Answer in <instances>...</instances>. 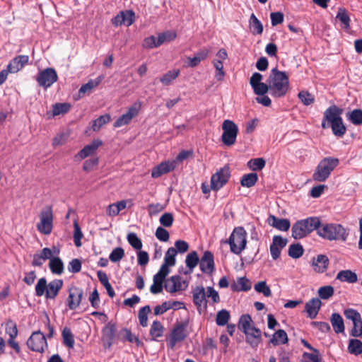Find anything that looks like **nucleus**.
I'll return each instance as SVG.
<instances>
[{
    "label": "nucleus",
    "mask_w": 362,
    "mask_h": 362,
    "mask_svg": "<svg viewBox=\"0 0 362 362\" xmlns=\"http://www.w3.org/2000/svg\"><path fill=\"white\" fill-rule=\"evenodd\" d=\"M103 144L100 139H95L90 144L85 146L76 156L75 158L83 160L93 155L96 150Z\"/></svg>",
    "instance_id": "6ab92c4d"
},
{
    "label": "nucleus",
    "mask_w": 362,
    "mask_h": 362,
    "mask_svg": "<svg viewBox=\"0 0 362 362\" xmlns=\"http://www.w3.org/2000/svg\"><path fill=\"white\" fill-rule=\"evenodd\" d=\"M288 339L286 332L284 329L277 330L272 336L269 343L274 346L279 344H285L288 342Z\"/></svg>",
    "instance_id": "c9c22d12"
},
{
    "label": "nucleus",
    "mask_w": 362,
    "mask_h": 362,
    "mask_svg": "<svg viewBox=\"0 0 362 362\" xmlns=\"http://www.w3.org/2000/svg\"><path fill=\"white\" fill-rule=\"evenodd\" d=\"M329 127L332 128L333 134L338 137H342L346 131V128L343 123L342 119L329 124Z\"/></svg>",
    "instance_id": "37998d69"
},
{
    "label": "nucleus",
    "mask_w": 362,
    "mask_h": 362,
    "mask_svg": "<svg viewBox=\"0 0 362 362\" xmlns=\"http://www.w3.org/2000/svg\"><path fill=\"white\" fill-rule=\"evenodd\" d=\"M347 118L354 125L362 124V110L361 109H354L347 114Z\"/></svg>",
    "instance_id": "8fccbe9b"
},
{
    "label": "nucleus",
    "mask_w": 362,
    "mask_h": 362,
    "mask_svg": "<svg viewBox=\"0 0 362 362\" xmlns=\"http://www.w3.org/2000/svg\"><path fill=\"white\" fill-rule=\"evenodd\" d=\"M322 305V302L318 298H313L308 301L305 305V310L308 313V317L310 319H315Z\"/></svg>",
    "instance_id": "a878e982"
},
{
    "label": "nucleus",
    "mask_w": 362,
    "mask_h": 362,
    "mask_svg": "<svg viewBox=\"0 0 362 362\" xmlns=\"http://www.w3.org/2000/svg\"><path fill=\"white\" fill-rule=\"evenodd\" d=\"M26 344L31 351L39 353H43L48 346L46 337L40 330L33 332Z\"/></svg>",
    "instance_id": "6e6552de"
},
{
    "label": "nucleus",
    "mask_w": 362,
    "mask_h": 362,
    "mask_svg": "<svg viewBox=\"0 0 362 362\" xmlns=\"http://www.w3.org/2000/svg\"><path fill=\"white\" fill-rule=\"evenodd\" d=\"M317 234L322 238L329 240H341L346 241L349 235V232L341 224L320 223L317 228Z\"/></svg>",
    "instance_id": "7ed1b4c3"
},
{
    "label": "nucleus",
    "mask_w": 362,
    "mask_h": 362,
    "mask_svg": "<svg viewBox=\"0 0 362 362\" xmlns=\"http://www.w3.org/2000/svg\"><path fill=\"white\" fill-rule=\"evenodd\" d=\"M111 119L109 114L100 116L98 118L93 121L92 129L94 132H98L105 124L108 123Z\"/></svg>",
    "instance_id": "3c124183"
},
{
    "label": "nucleus",
    "mask_w": 362,
    "mask_h": 362,
    "mask_svg": "<svg viewBox=\"0 0 362 362\" xmlns=\"http://www.w3.org/2000/svg\"><path fill=\"white\" fill-rule=\"evenodd\" d=\"M287 243V238H284L281 235H274L273 237L269 250L274 260H276L280 257L281 250L286 246Z\"/></svg>",
    "instance_id": "dca6fc26"
},
{
    "label": "nucleus",
    "mask_w": 362,
    "mask_h": 362,
    "mask_svg": "<svg viewBox=\"0 0 362 362\" xmlns=\"http://www.w3.org/2000/svg\"><path fill=\"white\" fill-rule=\"evenodd\" d=\"M49 268L54 274L61 275L64 273V266L59 257H52L49 262Z\"/></svg>",
    "instance_id": "7c9ffc66"
},
{
    "label": "nucleus",
    "mask_w": 362,
    "mask_h": 362,
    "mask_svg": "<svg viewBox=\"0 0 362 362\" xmlns=\"http://www.w3.org/2000/svg\"><path fill=\"white\" fill-rule=\"evenodd\" d=\"M47 288V279L45 277L40 278L38 279L37 284L35 285V295L38 297L45 296L46 298Z\"/></svg>",
    "instance_id": "6e6d98bb"
},
{
    "label": "nucleus",
    "mask_w": 362,
    "mask_h": 362,
    "mask_svg": "<svg viewBox=\"0 0 362 362\" xmlns=\"http://www.w3.org/2000/svg\"><path fill=\"white\" fill-rule=\"evenodd\" d=\"M117 339L122 342L135 343L137 346H139L141 344L139 337L133 334L131 330L127 328H122L119 330Z\"/></svg>",
    "instance_id": "c85d7f7f"
},
{
    "label": "nucleus",
    "mask_w": 362,
    "mask_h": 362,
    "mask_svg": "<svg viewBox=\"0 0 362 362\" xmlns=\"http://www.w3.org/2000/svg\"><path fill=\"white\" fill-rule=\"evenodd\" d=\"M353 328L351 331V335L354 337H362V319L353 322Z\"/></svg>",
    "instance_id": "774afa93"
},
{
    "label": "nucleus",
    "mask_w": 362,
    "mask_h": 362,
    "mask_svg": "<svg viewBox=\"0 0 362 362\" xmlns=\"http://www.w3.org/2000/svg\"><path fill=\"white\" fill-rule=\"evenodd\" d=\"M83 297V291L82 288L72 286L69 289V296L67 298V305L70 310L76 309Z\"/></svg>",
    "instance_id": "2eb2a0df"
},
{
    "label": "nucleus",
    "mask_w": 362,
    "mask_h": 362,
    "mask_svg": "<svg viewBox=\"0 0 362 362\" xmlns=\"http://www.w3.org/2000/svg\"><path fill=\"white\" fill-rule=\"evenodd\" d=\"M193 303L199 313L207 309L206 293L203 286H197L192 289Z\"/></svg>",
    "instance_id": "f8f14e48"
},
{
    "label": "nucleus",
    "mask_w": 362,
    "mask_h": 362,
    "mask_svg": "<svg viewBox=\"0 0 362 362\" xmlns=\"http://www.w3.org/2000/svg\"><path fill=\"white\" fill-rule=\"evenodd\" d=\"M71 107L69 103H57L52 105V115L53 117L59 115H64L67 113Z\"/></svg>",
    "instance_id": "58836bf2"
},
{
    "label": "nucleus",
    "mask_w": 362,
    "mask_h": 362,
    "mask_svg": "<svg viewBox=\"0 0 362 362\" xmlns=\"http://www.w3.org/2000/svg\"><path fill=\"white\" fill-rule=\"evenodd\" d=\"M182 284H185V281L182 282L180 276L174 275L168 279L164 284V288L168 292L173 293L184 290L187 287V286H185V288H182Z\"/></svg>",
    "instance_id": "aec40b11"
},
{
    "label": "nucleus",
    "mask_w": 362,
    "mask_h": 362,
    "mask_svg": "<svg viewBox=\"0 0 362 362\" xmlns=\"http://www.w3.org/2000/svg\"><path fill=\"white\" fill-rule=\"evenodd\" d=\"M252 322V320L250 315H248V314L243 315L239 320L238 328L243 333L246 332L247 330H248L254 327V326H251Z\"/></svg>",
    "instance_id": "49530a36"
},
{
    "label": "nucleus",
    "mask_w": 362,
    "mask_h": 362,
    "mask_svg": "<svg viewBox=\"0 0 362 362\" xmlns=\"http://www.w3.org/2000/svg\"><path fill=\"white\" fill-rule=\"evenodd\" d=\"M180 74L179 69H173L168 71L165 74H164L160 78V81L165 86H168L170 84L172 81L175 79Z\"/></svg>",
    "instance_id": "4d7b16f0"
},
{
    "label": "nucleus",
    "mask_w": 362,
    "mask_h": 362,
    "mask_svg": "<svg viewBox=\"0 0 362 362\" xmlns=\"http://www.w3.org/2000/svg\"><path fill=\"white\" fill-rule=\"evenodd\" d=\"M57 79V73L53 68H46L40 71L36 76L38 85L45 89L49 88Z\"/></svg>",
    "instance_id": "9d476101"
},
{
    "label": "nucleus",
    "mask_w": 362,
    "mask_h": 362,
    "mask_svg": "<svg viewBox=\"0 0 362 362\" xmlns=\"http://www.w3.org/2000/svg\"><path fill=\"white\" fill-rule=\"evenodd\" d=\"M230 168L228 165L219 169L211 177V189L217 192L222 188L228 181L230 178Z\"/></svg>",
    "instance_id": "1a4fd4ad"
},
{
    "label": "nucleus",
    "mask_w": 362,
    "mask_h": 362,
    "mask_svg": "<svg viewBox=\"0 0 362 362\" xmlns=\"http://www.w3.org/2000/svg\"><path fill=\"white\" fill-rule=\"evenodd\" d=\"M230 245L231 252L240 255L246 247L247 232L242 226L235 227L228 239L224 241Z\"/></svg>",
    "instance_id": "39448f33"
},
{
    "label": "nucleus",
    "mask_w": 362,
    "mask_h": 362,
    "mask_svg": "<svg viewBox=\"0 0 362 362\" xmlns=\"http://www.w3.org/2000/svg\"><path fill=\"white\" fill-rule=\"evenodd\" d=\"M258 180V176L257 173H251L245 174L240 179V184L243 187H253Z\"/></svg>",
    "instance_id": "ea45409f"
},
{
    "label": "nucleus",
    "mask_w": 362,
    "mask_h": 362,
    "mask_svg": "<svg viewBox=\"0 0 362 362\" xmlns=\"http://www.w3.org/2000/svg\"><path fill=\"white\" fill-rule=\"evenodd\" d=\"M223 134L221 136L222 142L226 146H232L235 143L238 133V126L234 122L226 119L222 124Z\"/></svg>",
    "instance_id": "0eeeda50"
},
{
    "label": "nucleus",
    "mask_w": 362,
    "mask_h": 362,
    "mask_svg": "<svg viewBox=\"0 0 362 362\" xmlns=\"http://www.w3.org/2000/svg\"><path fill=\"white\" fill-rule=\"evenodd\" d=\"M336 18L339 20L344 28L348 29L350 27V18L347 11L344 8H339Z\"/></svg>",
    "instance_id": "864d4df0"
},
{
    "label": "nucleus",
    "mask_w": 362,
    "mask_h": 362,
    "mask_svg": "<svg viewBox=\"0 0 362 362\" xmlns=\"http://www.w3.org/2000/svg\"><path fill=\"white\" fill-rule=\"evenodd\" d=\"M187 337L185 325L180 324L175 326L170 334L168 346L173 349L177 342L183 341Z\"/></svg>",
    "instance_id": "a211bd4d"
},
{
    "label": "nucleus",
    "mask_w": 362,
    "mask_h": 362,
    "mask_svg": "<svg viewBox=\"0 0 362 362\" xmlns=\"http://www.w3.org/2000/svg\"><path fill=\"white\" fill-rule=\"evenodd\" d=\"M98 278L100 282L104 286L107 290V294L110 298H113L115 296L113 288L109 282L107 275L103 271H98L97 272Z\"/></svg>",
    "instance_id": "f704fd0d"
},
{
    "label": "nucleus",
    "mask_w": 362,
    "mask_h": 362,
    "mask_svg": "<svg viewBox=\"0 0 362 362\" xmlns=\"http://www.w3.org/2000/svg\"><path fill=\"white\" fill-rule=\"evenodd\" d=\"M250 28L254 35H261L263 32V25L254 13H252L249 20Z\"/></svg>",
    "instance_id": "e433bc0d"
},
{
    "label": "nucleus",
    "mask_w": 362,
    "mask_h": 362,
    "mask_svg": "<svg viewBox=\"0 0 362 362\" xmlns=\"http://www.w3.org/2000/svg\"><path fill=\"white\" fill-rule=\"evenodd\" d=\"M151 310V307L149 305H145L139 310L138 318L139 323L144 327L148 326V314Z\"/></svg>",
    "instance_id": "5fc2aeb1"
},
{
    "label": "nucleus",
    "mask_w": 362,
    "mask_h": 362,
    "mask_svg": "<svg viewBox=\"0 0 362 362\" xmlns=\"http://www.w3.org/2000/svg\"><path fill=\"white\" fill-rule=\"evenodd\" d=\"M337 279L341 281L355 283L357 281V275L351 270H342L337 274Z\"/></svg>",
    "instance_id": "4c0bfd02"
},
{
    "label": "nucleus",
    "mask_w": 362,
    "mask_h": 362,
    "mask_svg": "<svg viewBox=\"0 0 362 362\" xmlns=\"http://www.w3.org/2000/svg\"><path fill=\"white\" fill-rule=\"evenodd\" d=\"M103 77L99 76L94 80H89L86 83L81 86L78 90V97L82 98L86 93H89L93 89L96 88L102 81Z\"/></svg>",
    "instance_id": "c756f323"
},
{
    "label": "nucleus",
    "mask_w": 362,
    "mask_h": 362,
    "mask_svg": "<svg viewBox=\"0 0 362 362\" xmlns=\"http://www.w3.org/2000/svg\"><path fill=\"white\" fill-rule=\"evenodd\" d=\"M124 256V250L122 247H117L113 249L109 256V259L112 262H117L121 260Z\"/></svg>",
    "instance_id": "338daca9"
},
{
    "label": "nucleus",
    "mask_w": 362,
    "mask_h": 362,
    "mask_svg": "<svg viewBox=\"0 0 362 362\" xmlns=\"http://www.w3.org/2000/svg\"><path fill=\"white\" fill-rule=\"evenodd\" d=\"M229 319V312L225 309H222L217 313L216 322L218 326H224L228 324Z\"/></svg>",
    "instance_id": "13d9d810"
},
{
    "label": "nucleus",
    "mask_w": 362,
    "mask_h": 362,
    "mask_svg": "<svg viewBox=\"0 0 362 362\" xmlns=\"http://www.w3.org/2000/svg\"><path fill=\"white\" fill-rule=\"evenodd\" d=\"M200 259L196 251H192L186 256L185 264L187 267L189 269V272H185V274H188L192 272L193 269L199 263Z\"/></svg>",
    "instance_id": "72a5a7b5"
},
{
    "label": "nucleus",
    "mask_w": 362,
    "mask_h": 362,
    "mask_svg": "<svg viewBox=\"0 0 362 362\" xmlns=\"http://www.w3.org/2000/svg\"><path fill=\"white\" fill-rule=\"evenodd\" d=\"M251 282L246 277L238 278L237 281L230 285L233 291H247L251 289Z\"/></svg>",
    "instance_id": "2f4dec72"
},
{
    "label": "nucleus",
    "mask_w": 362,
    "mask_h": 362,
    "mask_svg": "<svg viewBox=\"0 0 362 362\" xmlns=\"http://www.w3.org/2000/svg\"><path fill=\"white\" fill-rule=\"evenodd\" d=\"M246 336V341L252 347L256 348L262 341V332L255 327L244 332Z\"/></svg>",
    "instance_id": "4be33fe9"
},
{
    "label": "nucleus",
    "mask_w": 362,
    "mask_h": 362,
    "mask_svg": "<svg viewBox=\"0 0 362 362\" xmlns=\"http://www.w3.org/2000/svg\"><path fill=\"white\" fill-rule=\"evenodd\" d=\"M177 37L175 31L166 30L163 33H160L158 35L157 44L161 45L166 42H171L174 40Z\"/></svg>",
    "instance_id": "79ce46f5"
},
{
    "label": "nucleus",
    "mask_w": 362,
    "mask_h": 362,
    "mask_svg": "<svg viewBox=\"0 0 362 362\" xmlns=\"http://www.w3.org/2000/svg\"><path fill=\"white\" fill-rule=\"evenodd\" d=\"M214 66L216 69L215 78L218 81L223 80L225 72L223 71V64L221 60L215 59L213 62Z\"/></svg>",
    "instance_id": "052dcab7"
},
{
    "label": "nucleus",
    "mask_w": 362,
    "mask_h": 362,
    "mask_svg": "<svg viewBox=\"0 0 362 362\" xmlns=\"http://www.w3.org/2000/svg\"><path fill=\"white\" fill-rule=\"evenodd\" d=\"M348 351L350 354L358 356L362 354V341L357 339H351L349 341Z\"/></svg>",
    "instance_id": "c03bdc74"
},
{
    "label": "nucleus",
    "mask_w": 362,
    "mask_h": 362,
    "mask_svg": "<svg viewBox=\"0 0 362 362\" xmlns=\"http://www.w3.org/2000/svg\"><path fill=\"white\" fill-rule=\"evenodd\" d=\"M28 61L29 57L28 55H18L8 63L7 67L10 73H17L28 63Z\"/></svg>",
    "instance_id": "b1692460"
},
{
    "label": "nucleus",
    "mask_w": 362,
    "mask_h": 362,
    "mask_svg": "<svg viewBox=\"0 0 362 362\" xmlns=\"http://www.w3.org/2000/svg\"><path fill=\"white\" fill-rule=\"evenodd\" d=\"M117 325L110 321L102 329V340L105 349H110L116 340Z\"/></svg>",
    "instance_id": "ddd939ff"
},
{
    "label": "nucleus",
    "mask_w": 362,
    "mask_h": 362,
    "mask_svg": "<svg viewBox=\"0 0 362 362\" xmlns=\"http://www.w3.org/2000/svg\"><path fill=\"white\" fill-rule=\"evenodd\" d=\"M303 252L304 249L300 243L291 244L288 250V256L293 259L300 257L303 255Z\"/></svg>",
    "instance_id": "de8ad7c7"
},
{
    "label": "nucleus",
    "mask_w": 362,
    "mask_h": 362,
    "mask_svg": "<svg viewBox=\"0 0 362 362\" xmlns=\"http://www.w3.org/2000/svg\"><path fill=\"white\" fill-rule=\"evenodd\" d=\"M175 168V163L170 161L162 162L158 165L153 168L151 172V176L153 178H158L161 175L173 171Z\"/></svg>",
    "instance_id": "393cba45"
},
{
    "label": "nucleus",
    "mask_w": 362,
    "mask_h": 362,
    "mask_svg": "<svg viewBox=\"0 0 362 362\" xmlns=\"http://www.w3.org/2000/svg\"><path fill=\"white\" fill-rule=\"evenodd\" d=\"M177 254V251L175 247H169L165 254L164 264H168L170 267L175 265L176 259L175 257Z\"/></svg>",
    "instance_id": "603ef678"
},
{
    "label": "nucleus",
    "mask_w": 362,
    "mask_h": 362,
    "mask_svg": "<svg viewBox=\"0 0 362 362\" xmlns=\"http://www.w3.org/2000/svg\"><path fill=\"white\" fill-rule=\"evenodd\" d=\"M141 103H135L130 107L127 112L121 115L114 123L115 127H120L129 124L135 116H136L140 110Z\"/></svg>",
    "instance_id": "4468645a"
},
{
    "label": "nucleus",
    "mask_w": 362,
    "mask_h": 362,
    "mask_svg": "<svg viewBox=\"0 0 362 362\" xmlns=\"http://www.w3.org/2000/svg\"><path fill=\"white\" fill-rule=\"evenodd\" d=\"M127 240L132 247L136 250H141L142 247V242L137 235L134 233H129L127 235Z\"/></svg>",
    "instance_id": "0e129e2a"
},
{
    "label": "nucleus",
    "mask_w": 362,
    "mask_h": 362,
    "mask_svg": "<svg viewBox=\"0 0 362 362\" xmlns=\"http://www.w3.org/2000/svg\"><path fill=\"white\" fill-rule=\"evenodd\" d=\"M320 225V221L317 217L313 216L299 220L292 226L291 235L296 240L303 238L313 230H317Z\"/></svg>",
    "instance_id": "f03ea898"
},
{
    "label": "nucleus",
    "mask_w": 362,
    "mask_h": 362,
    "mask_svg": "<svg viewBox=\"0 0 362 362\" xmlns=\"http://www.w3.org/2000/svg\"><path fill=\"white\" fill-rule=\"evenodd\" d=\"M163 330L164 327L162 324L159 321L155 320L151 325L150 335L153 340H156L157 338L163 336Z\"/></svg>",
    "instance_id": "a18cd8bd"
},
{
    "label": "nucleus",
    "mask_w": 362,
    "mask_h": 362,
    "mask_svg": "<svg viewBox=\"0 0 362 362\" xmlns=\"http://www.w3.org/2000/svg\"><path fill=\"white\" fill-rule=\"evenodd\" d=\"M334 288L332 286H322L318 289V295L320 298L327 300L334 295Z\"/></svg>",
    "instance_id": "e2e57ef3"
},
{
    "label": "nucleus",
    "mask_w": 362,
    "mask_h": 362,
    "mask_svg": "<svg viewBox=\"0 0 362 362\" xmlns=\"http://www.w3.org/2000/svg\"><path fill=\"white\" fill-rule=\"evenodd\" d=\"M52 256V250L49 247H45L33 255L32 265L33 267H41L47 259H50Z\"/></svg>",
    "instance_id": "5701e85b"
},
{
    "label": "nucleus",
    "mask_w": 362,
    "mask_h": 362,
    "mask_svg": "<svg viewBox=\"0 0 362 362\" xmlns=\"http://www.w3.org/2000/svg\"><path fill=\"white\" fill-rule=\"evenodd\" d=\"M266 165V161L263 158H252L247 162L248 168L252 171L262 170Z\"/></svg>",
    "instance_id": "09e8293b"
},
{
    "label": "nucleus",
    "mask_w": 362,
    "mask_h": 362,
    "mask_svg": "<svg viewBox=\"0 0 362 362\" xmlns=\"http://www.w3.org/2000/svg\"><path fill=\"white\" fill-rule=\"evenodd\" d=\"M343 110L335 105L329 106L325 112L322 121V127L327 129L329 124L342 119L341 115Z\"/></svg>",
    "instance_id": "9b49d317"
},
{
    "label": "nucleus",
    "mask_w": 362,
    "mask_h": 362,
    "mask_svg": "<svg viewBox=\"0 0 362 362\" xmlns=\"http://www.w3.org/2000/svg\"><path fill=\"white\" fill-rule=\"evenodd\" d=\"M262 75L258 72H255L250 77V84L256 95H263L269 92L276 98L286 95L289 88V79L286 71H279L275 67L271 70L267 83L262 82Z\"/></svg>",
    "instance_id": "f257e3e1"
},
{
    "label": "nucleus",
    "mask_w": 362,
    "mask_h": 362,
    "mask_svg": "<svg viewBox=\"0 0 362 362\" xmlns=\"http://www.w3.org/2000/svg\"><path fill=\"white\" fill-rule=\"evenodd\" d=\"M63 286V280L54 279L47 284L46 298L54 299Z\"/></svg>",
    "instance_id": "cd10ccee"
},
{
    "label": "nucleus",
    "mask_w": 362,
    "mask_h": 362,
    "mask_svg": "<svg viewBox=\"0 0 362 362\" xmlns=\"http://www.w3.org/2000/svg\"><path fill=\"white\" fill-rule=\"evenodd\" d=\"M199 268L204 274H210L215 269L214 255L210 251H205L199 262Z\"/></svg>",
    "instance_id": "f3484780"
},
{
    "label": "nucleus",
    "mask_w": 362,
    "mask_h": 362,
    "mask_svg": "<svg viewBox=\"0 0 362 362\" xmlns=\"http://www.w3.org/2000/svg\"><path fill=\"white\" fill-rule=\"evenodd\" d=\"M298 97L301 103L306 106H308L315 102V97L308 90H302L299 92Z\"/></svg>",
    "instance_id": "bf43d9fd"
},
{
    "label": "nucleus",
    "mask_w": 362,
    "mask_h": 362,
    "mask_svg": "<svg viewBox=\"0 0 362 362\" xmlns=\"http://www.w3.org/2000/svg\"><path fill=\"white\" fill-rule=\"evenodd\" d=\"M329 263V260L327 255H319L313 258L312 266L315 272L323 273L327 270Z\"/></svg>",
    "instance_id": "bb28decb"
},
{
    "label": "nucleus",
    "mask_w": 362,
    "mask_h": 362,
    "mask_svg": "<svg viewBox=\"0 0 362 362\" xmlns=\"http://www.w3.org/2000/svg\"><path fill=\"white\" fill-rule=\"evenodd\" d=\"M339 164V160L337 158L326 157L323 158L316 167L313 175V179L320 182L326 181Z\"/></svg>",
    "instance_id": "20e7f679"
},
{
    "label": "nucleus",
    "mask_w": 362,
    "mask_h": 362,
    "mask_svg": "<svg viewBox=\"0 0 362 362\" xmlns=\"http://www.w3.org/2000/svg\"><path fill=\"white\" fill-rule=\"evenodd\" d=\"M74 242L76 247H81V239L83 236L81 229L76 221L74 222Z\"/></svg>",
    "instance_id": "680f3d73"
},
{
    "label": "nucleus",
    "mask_w": 362,
    "mask_h": 362,
    "mask_svg": "<svg viewBox=\"0 0 362 362\" xmlns=\"http://www.w3.org/2000/svg\"><path fill=\"white\" fill-rule=\"evenodd\" d=\"M267 222L269 226L281 231H288L291 226L288 219L279 218L272 214L268 216Z\"/></svg>",
    "instance_id": "412c9836"
},
{
    "label": "nucleus",
    "mask_w": 362,
    "mask_h": 362,
    "mask_svg": "<svg viewBox=\"0 0 362 362\" xmlns=\"http://www.w3.org/2000/svg\"><path fill=\"white\" fill-rule=\"evenodd\" d=\"M255 290L259 293H262L264 296L269 297L272 295L270 288L267 285L265 281H259L255 285Z\"/></svg>",
    "instance_id": "69168bd1"
},
{
    "label": "nucleus",
    "mask_w": 362,
    "mask_h": 362,
    "mask_svg": "<svg viewBox=\"0 0 362 362\" xmlns=\"http://www.w3.org/2000/svg\"><path fill=\"white\" fill-rule=\"evenodd\" d=\"M40 222L37 224V228L40 233L44 235H49L53 228V211L49 205H47L41 210Z\"/></svg>",
    "instance_id": "423d86ee"
},
{
    "label": "nucleus",
    "mask_w": 362,
    "mask_h": 362,
    "mask_svg": "<svg viewBox=\"0 0 362 362\" xmlns=\"http://www.w3.org/2000/svg\"><path fill=\"white\" fill-rule=\"evenodd\" d=\"M64 344L69 349H72L74 346V337L71 330L69 327H64L62 332Z\"/></svg>",
    "instance_id": "a19ab883"
},
{
    "label": "nucleus",
    "mask_w": 362,
    "mask_h": 362,
    "mask_svg": "<svg viewBox=\"0 0 362 362\" xmlns=\"http://www.w3.org/2000/svg\"><path fill=\"white\" fill-rule=\"evenodd\" d=\"M330 322L334 331L337 333H342L344 332V323L342 317L337 313H334L331 315Z\"/></svg>",
    "instance_id": "473e14b6"
}]
</instances>
